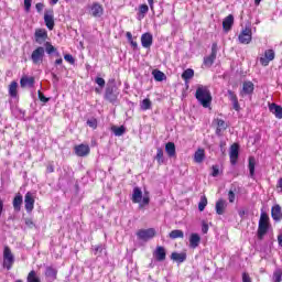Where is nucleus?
I'll return each instance as SVG.
<instances>
[{
	"instance_id": "obj_1",
	"label": "nucleus",
	"mask_w": 282,
	"mask_h": 282,
	"mask_svg": "<svg viewBox=\"0 0 282 282\" xmlns=\"http://www.w3.org/2000/svg\"><path fill=\"white\" fill-rule=\"evenodd\" d=\"M132 203L139 204V208L142 209L144 206H149L151 204V196L149 195V192H145L142 195V189L140 187H134L132 192Z\"/></svg>"
},
{
	"instance_id": "obj_2",
	"label": "nucleus",
	"mask_w": 282,
	"mask_h": 282,
	"mask_svg": "<svg viewBox=\"0 0 282 282\" xmlns=\"http://www.w3.org/2000/svg\"><path fill=\"white\" fill-rule=\"evenodd\" d=\"M268 230H270V216L268 213L261 212L257 231L258 239H263L268 235Z\"/></svg>"
},
{
	"instance_id": "obj_3",
	"label": "nucleus",
	"mask_w": 282,
	"mask_h": 282,
	"mask_svg": "<svg viewBox=\"0 0 282 282\" xmlns=\"http://www.w3.org/2000/svg\"><path fill=\"white\" fill-rule=\"evenodd\" d=\"M196 100L203 105V107H209L210 100H213V97L210 96V90L208 88L202 86L198 87L196 90Z\"/></svg>"
},
{
	"instance_id": "obj_4",
	"label": "nucleus",
	"mask_w": 282,
	"mask_h": 282,
	"mask_svg": "<svg viewBox=\"0 0 282 282\" xmlns=\"http://www.w3.org/2000/svg\"><path fill=\"white\" fill-rule=\"evenodd\" d=\"M3 268L6 270H12V265H14V254L12 253V249L6 246L3 249Z\"/></svg>"
},
{
	"instance_id": "obj_5",
	"label": "nucleus",
	"mask_w": 282,
	"mask_h": 282,
	"mask_svg": "<svg viewBox=\"0 0 282 282\" xmlns=\"http://www.w3.org/2000/svg\"><path fill=\"white\" fill-rule=\"evenodd\" d=\"M238 41L242 45H250L252 42V29L250 26H246L238 35Z\"/></svg>"
},
{
	"instance_id": "obj_6",
	"label": "nucleus",
	"mask_w": 282,
	"mask_h": 282,
	"mask_svg": "<svg viewBox=\"0 0 282 282\" xmlns=\"http://www.w3.org/2000/svg\"><path fill=\"white\" fill-rule=\"evenodd\" d=\"M43 58H45V48L42 46H39L32 52L31 61L33 65H41V63H43Z\"/></svg>"
},
{
	"instance_id": "obj_7",
	"label": "nucleus",
	"mask_w": 282,
	"mask_h": 282,
	"mask_svg": "<svg viewBox=\"0 0 282 282\" xmlns=\"http://www.w3.org/2000/svg\"><path fill=\"white\" fill-rule=\"evenodd\" d=\"M118 96H120V93L116 86H108L106 88L105 98L108 102H112V105L118 102Z\"/></svg>"
},
{
	"instance_id": "obj_8",
	"label": "nucleus",
	"mask_w": 282,
	"mask_h": 282,
	"mask_svg": "<svg viewBox=\"0 0 282 282\" xmlns=\"http://www.w3.org/2000/svg\"><path fill=\"white\" fill-rule=\"evenodd\" d=\"M156 231L154 228H149V229H140L137 232V237L141 239V241H149L150 239H153L155 237Z\"/></svg>"
},
{
	"instance_id": "obj_9",
	"label": "nucleus",
	"mask_w": 282,
	"mask_h": 282,
	"mask_svg": "<svg viewBox=\"0 0 282 282\" xmlns=\"http://www.w3.org/2000/svg\"><path fill=\"white\" fill-rule=\"evenodd\" d=\"M34 36H35V42L39 45H43V43L47 41V31L45 29H36Z\"/></svg>"
},
{
	"instance_id": "obj_10",
	"label": "nucleus",
	"mask_w": 282,
	"mask_h": 282,
	"mask_svg": "<svg viewBox=\"0 0 282 282\" xmlns=\"http://www.w3.org/2000/svg\"><path fill=\"white\" fill-rule=\"evenodd\" d=\"M215 58H217V44L214 43L212 46V54L204 58V65L206 67H212L213 63H215Z\"/></svg>"
},
{
	"instance_id": "obj_11",
	"label": "nucleus",
	"mask_w": 282,
	"mask_h": 282,
	"mask_svg": "<svg viewBox=\"0 0 282 282\" xmlns=\"http://www.w3.org/2000/svg\"><path fill=\"white\" fill-rule=\"evenodd\" d=\"M24 206L26 213H32V210H34V196L31 192H28L24 196Z\"/></svg>"
},
{
	"instance_id": "obj_12",
	"label": "nucleus",
	"mask_w": 282,
	"mask_h": 282,
	"mask_svg": "<svg viewBox=\"0 0 282 282\" xmlns=\"http://www.w3.org/2000/svg\"><path fill=\"white\" fill-rule=\"evenodd\" d=\"M270 61H274V51L273 50H267L264 52V56L260 57V64L263 67H268V65H270Z\"/></svg>"
},
{
	"instance_id": "obj_13",
	"label": "nucleus",
	"mask_w": 282,
	"mask_h": 282,
	"mask_svg": "<svg viewBox=\"0 0 282 282\" xmlns=\"http://www.w3.org/2000/svg\"><path fill=\"white\" fill-rule=\"evenodd\" d=\"M229 158H230V163L232 165L237 164V160H239V145L237 143H234L230 147Z\"/></svg>"
},
{
	"instance_id": "obj_14",
	"label": "nucleus",
	"mask_w": 282,
	"mask_h": 282,
	"mask_svg": "<svg viewBox=\"0 0 282 282\" xmlns=\"http://www.w3.org/2000/svg\"><path fill=\"white\" fill-rule=\"evenodd\" d=\"M44 22L48 30H54V11H46L44 14Z\"/></svg>"
},
{
	"instance_id": "obj_15",
	"label": "nucleus",
	"mask_w": 282,
	"mask_h": 282,
	"mask_svg": "<svg viewBox=\"0 0 282 282\" xmlns=\"http://www.w3.org/2000/svg\"><path fill=\"white\" fill-rule=\"evenodd\" d=\"M254 91V84L252 82H245L240 96H250Z\"/></svg>"
},
{
	"instance_id": "obj_16",
	"label": "nucleus",
	"mask_w": 282,
	"mask_h": 282,
	"mask_svg": "<svg viewBox=\"0 0 282 282\" xmlns=\"http://www.w3.org/2000/svg\"><path fill=\"white\" fill-rule=\"evenodd\" d=\"M104 12H105V9L99 3H94L90 8V14L96 19L100 18L104 14Z\"/></svg>"
},
{
	"instance_id": "obj_17",
	"label": "nucleus",
	"mask_w": 282,
	"mask_h": 282,
	"mask_svg": "<svg viewBox=\"0 0 282 282\" xmlns=\"http://www.w3.org/2000/svg\"><path fill=\"white\" fill-rule=\"evenodd\" d=\"M142 47L149 48L153 45V35L151 33H144L141 36Z\"/></svg>"
},
{
	"instance_id": "obj_18",
	"label": "nucleus",
	"mask_w": 282,
	"mask_h": 282,
	"mask_svg": "<svg viewBox=\"0 0 282 282\" xmlns=\"http://www.w3.org/2000/svg\"><path fill=\"white\" fill-rule=\"evenodd\" d=\"M232 25H235V17L232 14H229L223 21V29L225 30V32H230Z\"/></svg>"
},
{
	"instance_id": "obj_19",
	"label": "nucleus",
	"mask_w": 282,
	"mask_h": 282,
	"mask_svg": "<svg viewBox=\"0 0 282 282\" xmlns=\"http://www.w3.org/2000/svg\"><path fill=\"white\" fill-rule=\"evenodd\" d=\"M90 149L89 145L79 144L75 147V153L78 155V158H85L89 153Z\"/></svg>"
},
{
	"instance_id": "obj_20",
	"label": "nucleus",
	"mask_w": 282,
	"mask_h": 282,
	"mask_svg": "<svg viewBox=\"0 0 282 282\" xmlns=\"http://www.w3.org/2000/svg\"><path fill=\"white\" fill-rule=\"evenodd\" d=\"M271 217H272L273 221H281L282 212H281V206L280 205H274L271 208Z\"/></svg>"
},
{
	"instance_id": "obj_21",
	"label": "nucleus",
	"mask_w": 282,
	"mask_h": 282,
	"mask_svg": "<svg viewBox=\"0 0 282 282\" xmlns=\"http://www.w3.org/2000/svg\"><path fill=\"white\" fill-rule=\"evenodd\" d=\"M200 242H202V237L199 236V234H191L189 248H193V250H195V248H197Z\"/></svg>"
},
{
	"instance_id": "obj_22",
	"label": "nucleus",
	"mask_w": 282,
	"mask_h": 282,
	"mask_svg": "<svg viewBox=\"0 0 282 282\" xmlns=\"http://www.w3.org/2000/svg\"><path fill=\"white\" fill-rule=\"evenodd\" d=\"M13 208L15 210V213L21 212V206H23V196L21 195V193H18L14 198H13Z\"/></svg>"
},
{
	"instance_id": "obj_23",
	"label": "nucleus",
	"mask_w": 282,
	"mask_h": 282,
	"mask_svg": "<svg viewBox=\"0 0 282 282\" xmlns=\"http://www.w3.org/2000/svg\"><path fill=\"white\" fill-rule=\"evenodd\" d=\"M269 109L271 111V113H273L275 116V118H278V120L282 119V107L276 105V104H271L269 106Z\"/></svg>"
},
{
	"instance_id": "obj_24",
	"label": "nucleus",
	"mask_w": 282,
	"mask_h": 282,
	"mask_svg": "<svg viewBox=\"0 0 282 282\" xmlns=\"http://www.w3.org/2000/svg\"><path fill=\"white\" fill-rule=\"evenodd\" d=\"M154 257L156 261H164L166 259V249L164 247H156Z\"/></svg>"
},
{
	"instance_id": "obj_25",
	"label": "nucleus",
	"mask_w": 282,
	"mask_h": 282,
	"mask_svg": "<svg viewBox=\"0 0 282 282\" xmlns=\"http://www.w3.org/2000/svg\"><path fill=\"white\" fill-rule=\"evenodd\" d=\"M20 86L22 88L34 87V77L22 76V78L20 79Z\"/></svg>"
},
{
	"instance_id": "obj_26",
	"label": "nucleus",
	"mask_w": 282,
	"mask_h": 282,
	"mask_svg": "<svg viewBox=\"0 0 282 282\" xmlns=\"http://www.w3.org/2000/svg\"><path fill=\"white\" fill-rule=\"evenodd\" d=\"M228 207V203L224 199H219L216 202V213L217 215H224L226 213V208Z\"/></svg>"
},
{
	"instance_id": "obj_27",
	"label": "nucleus",
	"mask_w": 282,
	"mask_h": 282,
	"mask_svg": "<svg viewBox=\"0 0 282 282\" xmlns=\"http://www.w3.org/2000/svg\"><path fill=\"white\" fill-rule=\"evenodd\" d=\"M205 158H206V152L204 151V149H198L194 153V162H196V164H202Z\"/></svg>"
},
{
	"instance_id": "obj_28",
	"label": "nucleus",
	"mask_w": 282,
	"mask_h": 282,
	"mask_svg": "<svg viewBox=\"0 0 282 282\" xmlns=\"http://www.w3.org/2000/svg\"><path fill=\"white\" fill-rule=\"evenodd\" d=\"M56 274H58L56 269L53 267H46L45 276H47L50 281H56Z\"/></svg>"
},
{
	"instance_id": "obj_29",
	"label": "nucleus",
	"mask_w": 282,
	"mask_h": 282,
	"mask_svg": "<svg viewBox=\"0 0 282 282\" xmlns=\"http://www.w3.org/2000/svg\"><path fill=\"white\" fill-rule=\"evenodd\" d=\"M165 152L169 155V158H175V155H176L175 143L174 142H167L165 144Z\"/></svg>"
},
{
	"instance_id": "obj_30",
	"label": "nucleus",
	"mask_w": 282,
	"mask_h": 282,
	"mask_svg": "<svg viewBox=\"0 0 282 282\" xmlns=\"http://www.w3.org/2000/svg\"><path fill=\"white\" fill-rule=\"evenodd\" d=\"M171 260L176 261L177 263H184V261H186V253L173 252L171 254Z\"/></svg>"
},
{
	"instance_id": "obj_31",
	"label": "nucleus",
	"mask_w": 282,
	"mask_h": 282,
	"mask_svg": "<svg viewBox=\"0 0 282 282\" xmlns=\"http://www.w3.org/2000/svg\"><path fill=\"white\" fill-rule=\"evenodd\" d=\"M152 76L154 80H156V83H162V80H166V75L159 69L152 70Z\"/></svg>"
},
{
	"instance_id": "obj_32",
	"label": "nucleus",
	"mask_w": 282,
	"mask_h": 282,
	"mask_svg": "<svg viewBox=\"0 0 282 282\" xmlns=\"http://www.w3.org/2000/svg\"><path fill=\"white\" fill-rule=\"evenodd\" d=\"M19 88V84L17 82H12L9 86V95L11 96V98H17L18 96V89Z\"/></svg>"
},
{
	"instance_id": "obj_33",
	"label": "nucleus",
	"mask_w": 282,
	"mask_h": 282,
	"mask_svg": "<svg viewBox=\"0 0 282 282\" xmlns=\"http://www.w3.org/2000/svg\"><path fill=\"white\" fill-rule=\"evenodd\" d=\"M193 76H195V70H193L192 68L185 69L182 74V78L183 80H185V83H188V80H191Z\"/></svg>"
},
{
	"instance_id": "obj_34",
	"label": "nucleus",
	"mask_w": 282,
	"mask_h": 282,
	"mask_svg": "<svg viewBox=\"0 0 282 282\" xmlns=\"http://www.w3.org/2000/svg\"><path fill=\"white\" fill-rule=\"evenodd\" d=\"M111 131L112 133H115V135L120 137V135H124L127 128H124V126H121V127L112 126Z\"/></svg>"
},
{
	"instance_id": "obj_35",
	"label": "nucleus",
	"mask_w": 282,
	"mask_h": 282,
	"mask_svg": "<svg viewBox=\"0 0 282 282\" xmlns=\"http://www.w3.org/2000/svg\"><path fill=\"white\" fill-rule=\"evenodd\" d=\"M26 282H41V278L36 273V271L32 270L28 274Z\"/></svg>"
},
{
	"instance_id": "obj_36",
	"label": "nucleus",
	"mask_w": 282,
	"mask_h": 282,
	"mask_svg": "<svg viewBox=\"0 0 282 282\" xmlns=\"http://www.w3.org/2000/svg\"><path fill=\"white\" fill-rule=\"evenodd\" d=\"M257 164V160L254 159V156H250L249 158V175L250 177H254V166Z\"/></svg>"
},
{
	"instance_id": "obj_37",
	"label": "nucleus",
	"mask_w": 282,
	"mask_h": 282,
	"mask_svg": "<svg viewBox=\"0 0 282 282\" xmlns=\"http://www.w3.org/2000/svg\"><path fill=\"white\" fill-rule=\"evenodd\" d=\"M226 121L218 119L217 120V129H216V133L217 135H221L223 131H226Z\"/></svg>"
},
{
	"instance_id": "obj_38",
	"label": "nucleus",
	"mask_w": 282,
	"mask_h": 282,
	"mask_svg": "<svg viewBox=\"0 0 282 282\" xmlns=\"http://www.w3.org/2000/svg\"><path fill=\"white\" fill-rule=\"evenodd\" d=\"M170 239H184V231L180 229L172 230L170 232Z\"/></svg>"
},
{
	"instance_id": "obj_39",
	"label": "nucleus",
	"mask_w": 282,
	"mask_h": 282,
	"mask_svg": "<svg viewBox=\"0 0 282 282\" xmlns=\"http://www.w3.org/2000/svg\"><path fill=\"white\" fill-rule=\"evenodd\" d=\"M155 160L158 164H164V150L162 148L156 149Z\"/></svg>"
},
{
	"instance_id": "obj_40",
	"label": "nucleus",
	"mask_w": 282,
	"mask_h": 282,
	"mask_svg": "<svg viewBox=\"0 0 282 282\" xmlns=\"http://www.w3.org/2000/svg\"><path fill=\"white\" fill-rule=\"evenodd\" d=\"M206 206H208V198H206V196H202L200 200L198 203V210L200 213H204V210L206 209Z\"/></svg>"
},
{
	"instance_id": "obj_41",
	"label": "nucleus",
	"mask_w": 282,
	"mask_h": 282,
	"mask_svg": "<svg viewBox=\"0 0 282 282\" xmlns=\"http://www.w3.org/2000/svg\"><path fill=\"white\" fill-rule=\"evenodd\" d=\"M141 109H142V111H147V110L151 109V99H149V98L143 99L141 102Z\"/></svg>"
},
{
	"instance_id": "obj_42",
	"label": "nucleus",
	"mask_w": 282,
	"mask_h": 282,
	"mask_svg": "<svg viewBox=\"0 0 282 282\" xmlns=\"http://www.w3.org/2000/svg\"><path fill=\"white\" fill-rule=\"evenodd\" d=\"M282 281V270L281 269H276L273 272V282H281Z\"/></svg>"
},
{
	"instance_id": "obj_43",
	"label": "nucleus",
	"mask_w": 282,
	"mask_h": 282,
	"mask_svg": "<svg viewBox=\"0 0 282 282\" xmlns=\"http://www.w3.org/2000/svg\"><path fill=\"white\" fill-rule=\"evenodd\" d=\"M147 12H149V6L141 4L139 7V17H141V19H144V14H147Z\"/></svg>"
},
{
	"instance_id": "obj_44",
	"label": "nucleus",
	"mask_w": 282,
	"mask_h": 282,
	"mask_svg": "<svg viewBox=\"0 0 282 282\" xmlns=\"http://www.w3.org/2000/svg\"><path fill=\"white\" fill-rule=\"evenodd\" d=\"M44 46L46 54H54V52H56V47H54V45H52L50 42H46Z\"/></svg>"
},
{
	"instance_id": "obj_45",
	"label": "nucleus",
	"mask_w": 282,
	"mask_h": 282,
	"mask_svg": "<svg viewBox=\"0 0 282 282\" xmlns=\"http://www.w3.org/2000/svg\"><path fill=\"white\" fill-rule=\"evenodd\" d=\"M87 124H88V127H90L91 129H97V127H98V120H96V118L88 119V120H87Z\"/></svg>"
},
{
	"instance_id": "obj_46",
	"label": "nucleus",
	"mask_w": 282,
	"mask_h": 282,
	"mask_svg": "<svg viewBox=\"0 0 282 282\" xmlns=\"http://www.w3.org/2000/svg\"><path fill=\"white\" fill-rule=\"evenodd\" d=\"M64 61H66L70 65H74L76 63V59H74V56H72V54L64 55Z\"/></svg>"
},
{
	"instance_id": "obj_47",
	"label": "nucleus",
	"mask_w": 282,
	"mask_h": 282,
	"mask_svg": "<svg viewBox=\"0 0 282 282\" xmlns=\"http://www.w3.org/2000/svg\"><path fill=\"white\" fill-rule=\"evenodd\" d=\"M93 252L95 256L102 254V245L93 247Z\"/></svg>"
},
{
	"instance_id": "obj_48",
	"label": "nucleus",
	"mask_w": 282,
	"mask_h": 282,
	"mask_svg": "<svg viewBox=\"0 0 282 282\" xmlns=\"http://www.w3.org/2000/svg\"><path fill=\"white\" fill-rule=\"evenodd\" d=\"M37 96L41 100V102H50V98L45 97L41 90L37 91Z\"/></svg>"
},
{
	"instance_id": "obj_49",
	"label": "nucleus",
	"mask_w": 282,
	"mask_h": 282,
	"mask_svg": "<svg viewBox=\"0 0 282 282\" xmlns=\"http://www.w3.org/2000/svg\"><path fill=\"white\" fill-rule=\"evenodd\" d=\"M30 8H32V0H24L25 12H30Z\"/></svg>"
},
{
	"instance_id": "obj_50",
	"label": "nucleus",
	"mask_w": 282,
	"mask_h": 282,
	"mask_svg": "<svg viewBox=\"0 0 282 282\" xmlns=\"http://www.w3.org/2000/svg\"><path fill=\"white\" fill-rule=\"evenodd\" d=\"M24 224L28 228H34V221H32V218H25Z\"/></svg>"
},
{
	"instance_id": "obj_51",
	"label": "nucleus",
	"mask_w": 282,
	"mask_h": 282,
	"mask_svg": "<svg viewBox=\"0 0 282 282\" xmlns=\"http://www.w3.org/2000/svg\"><path fill=\"white\" fill-rule=\"evenodd\" d=\"M227 94L231 102H234L235 100H238L237 95L232 90H228Z\"/></svg>"
},
{
	"instance_id": "obj_52",
	"label": "nucleus",
	"mask_w": 282,
	"mask_h": 282,
	"mask_svg": "<svg viewBox=\"0 0 282 282\" xmlns=\"http://www.w3.org/2000/svg\"><path fill=\"white\" fill-rule=\"evenodd\" d=\"M95 83L99 86V87H105V79L102 77H97L95 79Z\"/></svg>"
},
{
	"instance_id": "obj_53",
	"label": "nucleus",
	"mask_w": 282,
	"mask_h": 282,
	"mask_svg": "<svg viewBox=\"0 0 282 282\" xmlns=\"http://www.w3.org/2000/svg\"><path fill=\"white\" fill-rule=\"evenodd\" d=\"M212 170H213V173H212L213 177H217V175H219V166L213 165Z\"/></svg>"
},
{
	"instance_id": "obj_54",
	"label": "nucleus",
	"mask_w": 282,
	"mask_h": 282,
	"mask_svg": "<svg viewBox=\"0 0 282 282\" xmlns=\"http://www.w3.org/2000/svg\"><path fill=\"white\" fill-rule=\"evenodd\" d=\"M228 199L230 204H235V192L229 191L228 193Z\"/></svg>"
},
{
	"instance_id": "obj_55",
	"label": "nucleus",
	"mask_w": 282,
	"mask_h": 282,
	"mask_svg": "<svg viewBox=\"0 0 282 282\" xmlns=\"http://www.w3.org/2000/svg\"><path fill=\"white\" fill-rule=\"evenodd\" d=\"M46 173H54V163L53 162L47 164Z\"/></svg>"
},
{
	"instance_id": "obj_56",
	"label": "nucleus",
	"mask_w": 282,
	"mask_h": 282,
	"mask_svg": "<svg viewBox=\"0 0 282 282\" xmlns=\"http://www.w3.org/2000/svg\"><path fill=\"white\" fill-rule=\"evenodd\" d=\"M242 282H252V280L250 279V275L248 273L242 274Z\"/></svg>"
},
{
	"instance_id": "obj_57",
	"label": "nucleus",
	"mask_w": 282,
	"mask_h": 282,
	"mask_svg": "<svg viewBox=\"0 0 282 282\" xmlns=\"http://www.w3.org/2000/svg\"><path fill=\"white\" fill-rule=\"evenodd\" d=\"M232 105H234V109L235 111H239L240 107H239V99H236L234 101H231Z\"/></svg>"
},
{
	"instance_id": "obj_58",
	"label": "nucleus",
	"mask_w": 282,
	"mask_h": 282,
	"mask_svg": "<svg viewBox=\"0 0 282 282\" xmlns=\"http://www.w3.org/2000/svg\"><path fill=\"white\" fill-rule=\"evenodd\" d=\"M35 8H36L37 12H43V8H45V6L41 2H39L35 4Z\"/></svg>"
},
{
	"instance_id": "obj_59",
	"label": "nucleus",
	"mask_w": 282,
	"mask_h": 282,
	"mask_svg": "<svg viewBox=\"0 0 282 282\" xmlns=\"http://www.w3.org/2000/svg\"><path fill=\"white\" fill-rule=\"evenodd\" d=\"M202 232L203 235H206V232H208V224L203 223Z\"/></svg>"
},
{
	"instance_id": "obj_60",
	"label": "nucleus",
	"mask_w": 282,
	"mask_h": 282,
	"mask_svg": "<svg viewBox=\"0 0 282 282\" xmlns=\"http://www.w3.org/2000/svg\"><path fill=\"white\" fill-rule=\"evenodd\" d=\"M151 11L153 12L155 9L153 7L154 0H148Z\"/></svg>"
},
{
	"instance_id": "obj_61",
	"label": "nucleus",
	"mask_w": 282,
	"mask_h": 282,
	"mask_svg": "<svg viewBox=\"0 0 282 282\" xmlns=\"http://www.w3.org/2000/svg\"><path fill=\"white\" fill-rule=\"evenodd\" d=\"M130 43H131L133 50H138V42L131 40Z\"/></svg>"
},
{
	"instance_id": "obj_62",
	"label": "nucleus",
	"mask_w": 282,
	"mask_h": 282,
	"mask_svg": "<svg viewBox=\"0 0 282 282\" xmlns=\"http://www.w3.org/2000/svg\"><path fill=\"white\" fill-rule=\"evenodd\" d=\"M3 215V199H0V217Z\"/></svg>"
},
{
	"instance_id": "obj_63",
	"label": "nucleus",
	"mask_w": 282,
	"mask_h": 282,
	"mask_svg": "<svg viewBox=\"0 0 282 282\" xmlns=\"http://www.w3.org/2000/svg\"><path fill=\"white\" fill-rule=\"evenodd\" d=\"M238 215L239 217L243 218V216L246 215V210L245 209L238 210Z\"/></svg>"
},
{
	"instance_id": "obj_64",
	"label": "nucleus",
	"mask_w": 282,
	"mask_h": 282,
	"mask_svg": "<svg viewBox=\"0 0 282 282\" xmlns=\"http://www.w3.org/2000/svg\"><path fill=\"white\" fill-rule=\"evenodd\" d=\"M278 243L282 248V235L278 236Z\"/></svg>"
}]
</instances>
